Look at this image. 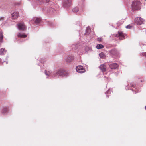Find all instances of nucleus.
I'll list each match as a JSON object with an SVG mask.
<instances>
[{
    "label": "nucleus",
    "instance_id": "nucleus-1",
    "mask_svg": "<svg viewBox=\"0 0 146 146\" xmlns=\"http://www.w3.org/2000/svg\"><path fill=\"white\" fill-rule=\"evenodd\" d=\"M69 75L68 73L65 71L64 70L59 69L56 70L54 72L53 75V77L57 76L66 77L68 76Z\"/></svg>",
    "mask_w": 146,
    "mask_h": 146
},
{
    "label": "nucleus",
    "instance_id": "nucleus-2",
    "mask_svg": "<svg viewBox=\"0 0 146 146\" xmlns=\"http://www.w3.org/2000/svg\"><path fill=\"white\" fill-rule=\"evenodd\" d=\"M140 2L139 1H135L132 3L131 6L133 10H138L140 8Z\"/></svg>",
    "mask_w": 146,
    "mask_h": 146
},
{
    "label": "nucleus",
    "instance_id": "nucleus-3",
    "mask_svg": "<svg viewBox=\"0 0 146 146\" xmlns=\"http://www.w3.org/2000/svg\"><path fill=\"white\" fill-rule=\"evenodd\" d=\"M126 34L124 33L122 31H119L117 34H115V36L117 37L120 40H122L125 39V36Z\"/></svg>",
    "mask_w": 146,
    "mask_h": 146
},
{
    "label": "nucleus",
    "instance_id": "nucleus-4",
    "mask_svg": "<svg viewBox=\"0 0 146 146\" xmlns=\"http://www.w3.org/2000/svg\"><path fill=\"white\" fill-rule=\"evenodd\" d=\"M76 71L77 72L80 73H84L85 72V69L82 66L80 65L77 66L76 67Z\"/></svg>",
    "mask_w": 146,
    "mask_h": 146
},
{
    "label": "nucleus",
    "instance_id": "nucleus-5",
    "mask_svg": "<svg viewBox=\"0 0 146 146\" xmlns=\"http://www.w3.org/2000/svg\"><path fill=\"white\" fill-rule=\"evenodd\" d=\"M135 21L137 25H140L143 23L144 20L141 17H138L135 18Z\"/></svg>",
    "mask_w": 146,
    "mask_h": 146
},
{
    "label": "nucleus",
    "instance_id": "nucleus-6",
    "mask_svg": "<svg viewBox=\"0 0 146 146\" xmlns=\"http://www.w3.org/2000/svg\"><path fill=\"white\" fill-rule=\"evenodd\" d=\"M71 0H64L63 2V5L64 7H68L71 4Z\"/></svg>",
    "mask_w": 146,
    "mask_h": 146
},
{
    "label": "nucleus",
    "instance_id": "nucleus-7",
    "mask_svg": "<svg viewBox=\"0 0 146 146\" xmlns=\"http://www.w3.org/2000/svg\"><path fill=\"white\" fill-rule=\"evenodd\" d=\"M110 52L111 54L115 56L119 57V53L116 49L111 50Z\"/></svg>",
    "mask_w": 146,
    "mask_h": 146
},
{
    "label": "nucleus",
    "instance_id": "nucleus-8",
    "mask_svg": "<svg viewBox=\"0 0 146 146\" xmlns=\"http://www.w3.org/2000/svg\"><path fill=\"white\" fill-rule=\"evenodd\" d=\"M18 29L20 30L24 31L25 29V26L23 23H21L17 25Z\"/></svg>",
    "mask_w": 146,
    "mask_h": 146
},
{
    "label": "nucleus",
    "instance_id": "nucleus-9",
    "mask_svg": "<svg viewBox=\"0 0 146 146\" xmlns=\"http://www.w3.org/2000/svg\"><path fill=\"white\" fill-rule=\"evenodd\" d=\"M74 59V56L72 55L68 56L65 59L66 62L68 63L72 62Z\"/></svg>",
    "mask_w": 146,
    "mask_h": 146
},
{
    "label": "nucleus",
    "instance_id": "nucleus-10",
    "mask_svg": "<svg viewBox=\"0 0 146 146\" xmlns=\"http://www.w3.org/2000/svg\"><path fill=\"white\" fill-rule=\"evenodd\" d=\"M118 66V65L116 63L111 64L110 65V68L111 69H116L117 68Z\"/></svg>",
    "mask_w": 146,
    "mask_h": 146
},
{
    "label": "nucleus",
    "instance_id": "nucleus-11",
    "mask_svg": "<svg viewBox=\"0 0 146 146\" xmlns=\"http://www.w3.org/2000/svg\"><path fill=\"white\" fill-rule=\"evenodd\" d=\"M41 21L40 18L34 17L33 18L32 20V22L33 23H38Z\"/></svg>",
    "mask_w": 146,
    "mask_h": 146
},
{
    "label": "nucleus",
    "instance_id": "nucleus-12",
    "mask_svg": "<svg viewBox=\"0 0 146 146\" xmlns=\"http://www.w3.org/2000/svg\"><path fill=\"white\" fill-rule=\"evenodd\" d=\"M19 16V14L17 12L15 11L12 14V17L13 19H16Z\"/></svg>",
    "mask_w": 146,
    "mask_h": 146
},
{
    "label": "nucleus",
    "instance_id": "nucleus-13",
    "mask_svg": "<svg viewBox=\"0 0 146 146\" xmlns=\"http://www.w3.org/2000/svg\"><path fill=\"white\" fill-rule=\"evenodd\" d=\"M99 68L100 70L103 72L106 71V66L104 64H101L100 66H99Z\"/></svg>",
    "mask_w": 146,
    "mask_h": 146
},
{
    "label": "nucleus",
    "instance_id": "nucleus-14",
    "mask_svg": "<svg viewBox=\"0 0 146 146\" xmlns=\"http://www.w3.org/2000/svg\"><path fill=\"white\" fill-rule=\"evenodd\" d=\"M17 35L18 37L19 38H25L27 36V35L24 33H20L17 34Z\"/></svg>",
    "mask_w": 146,
    "mask_h": 146
},
{
    "label": "nucleus",
    "instance_id": "nucleus-15",
    "mask_svg": "<svg viewBox=\"0 0 146 146\" xmlns=\"http://www.w3.org/2000/svg\"><path fill=\"white\" fill-rule=\"evenodd\" d=\"M3 38V35L2 30L0 29V45H1V43L2 42Z\"/></svg>",
    "mask_w": 146,
    "mask_h": 146
},
{
    "label": "nucleus",
    "instance_id": "nucleus-16",
    "mask_svg": "<svg viewBox=\"0 0 146 146\" xmlns=\"http://www.w3.org/2000/svg\"><path fill=\"white\" fill-rule=\"evenodd\" d=\"M45 75L48 76H49L52 73V72L50 70H45Z\"/></svg>",
    "mask_w": 146,
    "mask_h": 146
},
{
    "label": "nucleus",
    "instance_id": "nucleus-17",
    "mask_svg": "<svg viewBox=\"0 0 146 146\" xmlns=\"http://www.w3.org/2000/svg\"><path fill=\"white\" fill-rule=\"evenodd\" d=\"M1 113L4 115H5L6 113L8 110L7 108L6 107H3Z\"/></svg>",
    "mask_w": 146,
    "mask_h": 146
},
{
    "label": "nucleus",
    "instance_id": "nucleus-18",
    "mask_svg": "<svg viewBox=\"0 0 146 146\" xmlns=\"http://www.w3.org/2000/svg\"><path fill=\"white\" fill-rule=\"evenodd\" d=\"M84 50L85 51L87 52L91 50V48L89 46H85L84 48Z\"/></svg>",
    "mask_w": 146,
    "mask_h": 146
},
{
    "label": "nucleus",
    "instance_id": "nucleus-19",
    "mask_svg": "<svg viewBox=\"0 0 146 146\" xmlns=\"http://www.w3.org/2000/svg\"><path fill=\"white\" fill-rule=\"evenodd\" d=\"M6 52V50L4 49L1 48L0 50V55H3Z\"/></svg>",
    "mask_w": 146,
    "mask_h": 146
},
{
    "label": "nucleus",
    "instance_id": "nucleus-20",
    "mask_svg": "<svg viewBox=\"0 0 146 146\" xmlns=\"http://www.w3.org/2000/svg\"><path fill=\"white\" fill-rule=\"evenodd\" d=\"M90 28L88 27H87L86 28V32L85 33V35H88L90 33Z\"/></svg>",
    "mask_w": 146,
    "mask_h": 146
},
{
    "label": "nucleus",
    "instance_id": "nucleus-21",
    "mask_svg": "<svg viewBox=\"0 0 146 146\" xmlns=\"http://www.w3.org/2000/svg\"><path fill=\"white\" fill-rule=\"evenodd\" d=\"M111 91L110 90V89H109L105 93V94L106 95L107 97H108V96L110 94H111Z\"/></svg>",
    "mask_w": 146,
    "mask_h": 146
},
{
    "label": "nucleus",
    "instance_id": "nucleus-22",
    "mask_svg": "<svg viewBox=\"0 0 146 146\" xmlns=\"http://www.w3.org/2000/svg\"><path fill=\"white\" fill-rule=\"evenodd\" d=\"M100 57L101 58H103L105 57V55L103 53H101L99 54Z\"/></svg>",
    "mask_w": 146,
    "mask_h": 146
},
{
    "label": "nucleus",
    "instance_id": "nucleus-23",
    "mask_svg": "<svg viewBox=\"0 0 146 146\" xmlns=\"http://www.w3.org/2000/svg\"><path fill=\"white\" fill-rule=\"evenodd\" d=\"M78 10L79 9L78 7H76L73 9L72 11L73 12H78Z\"/></svg>",
    "mask_w": 146,
    "mask_h": 146
},
{
    "label": "nucleus",
    "instance_id": "nucleus-24",
    "mask_svg": "<svg viewBox=\"0 0 146 146\" xmlns=\"http://www.w3.org/2000/svg\"><path fill=\"white\" fill-rule=\"evenodd\" d=\"M6 62V64H8V62L7 61H4V60H2V59L0 58V62L1 63V64H3L4 62Z\"/></svg>",
    "mask_w": 146,
    "mask_h": 146
},
{
    "label": "nucleus",
    "instance_id": "nucleus-25",
    "mask_svg": "<svg viewBox=\"0 0 146 146\" xmlns=\"http://www.w3.org/2000/svg\"><path fill=\"white\" fill-rule=\"evenodd\" d=\"M104 46H96V48L97 49H100L104 48Z\"/></svg>",
    "mask_w": 146,
    "mask_h": 146
},
{
    "label": "nucleus",
    "instance_id": "nucleus-26",
    "mask_svg": "<svg viewBox=\"0 0 146 146\" xmlns=\"http://www.w3.org/2000/svg\"><path fill=\"white\" fill-rule=\"evenodd\" d=\"M5 20V18L3 17H0V21H2V22H3V20Z\"/></svg>",
    "mask_w": 146,
    "mask_h": 146
},
{
    "label": "nucleus",
    "instance_id": "nucleus-27",
    "mask_svg": "<svg viewBox=\"0 0 146 146\" xmlns=\"http://www.w3.org/2000/svg\"><path fill=\"white\" fill-rule=\"evenodd\" d=\"M140 55H142V56L146 57V52H143V53H141Z\"/></svg>",
    "mask_w": 146,
    "mask_h": 146
},
{
    "label": "nucleus",
    "instance_id": "nucleus-28",
    "mask_svg": "<svg viewBox=\"0 0 146 146\" xmlns=\"http://www.w3.org/2000/svg\"><path fill=\"white\" fill-rule=\"evenodd\" d=\"M97 40L98 41H102V38L101 37H98V38L97 39Z\"/></svg>",
    "mask_w": 146,
    "mask_h": 146
},
{
    "label": "nucleus",
    "instance_id": "nucleus-29",
    "mask_svg": "<svg viewBox=\"0 0 146 146\" xmlns=\"http://www.w3.org/2000/svg\"><path fill=\"white\" fill-rule=\"evenodd\" d=\"M131 87H133V88L135 87L136 86L135 84H134L133 83H131Z\"/></svg>",
    "mask_w": 146,
    "mask_h": 146
},
{
    "label": "nucleus",
    "instance_id": "nucleus-30",
    "mask_svg": "<svg viewBox=\"0 0 146 146\" xmlns=\"http://www.w3.org/2000/svg\"><path fill=\"white\" fill-rule=\"evenodd\" d=\"M136 89V90H135V92H134L133 89H131V90L133 92V94H135L136 93L138 92V91H137V89Z\"/></svg>",
    "mask_w": 146,
    "mask_h": 146
},
{
    "label": "nucleus",
    "instance_id": "nucleus-31",
    "mask_svg": "<svg viewBox=\"0 0 146 146\" xmlns=\"http://www.w3.org/2000/svg\"><path fill=\"white\" fill-rule=\"evenodd\" d=\"M131 27V26L129 25H128L126 27V28L127 29H130Z\"/></svg>",
    "mask_w": 146,
    "mask_h": 146
},
{
    "label": "nucleus",
    "instance_id": "nucleus-32",
    "mask_svg": "<svg viewBox=\"0 0 146 146\" xmlns=\"http://www.w3.org/2000/svg\"><path fill=\"white\" fill-rule=\"evenodd\" d=\"M119 73V72H116L115 73V74L117 76H118V74Z\"/></svg>",
    "mask_w": 146,
    "mask_h": 146
},
{
    "label": "nucleus",
    "instance_id": "nucleus-33",
    "mask_svg": "<svg viewBox=\"0 0 146 146\" xmlns=\"http://www.w3.org/2000/svg\"><path fill=\"white\" fill-rule=\"evenodd\" d=\"M97 46H103V45H102V44H98L97 45Z\"/></svg>",
    "mask_w": 146,
    "mask_h": 146
},
{
    "label": "nucleus",
    "instance_id": "nucleus-34",
    "mask_svg": "<svg viewBox=\"0 0 146 146\" xmlns=\"http://www.w3.org/2000/svg\"><path fill=\"white\" fill-rule=\"evenodd\" d=\"M46 1L47 3H48V2L49 1V0H46Z\"/></svg>",
    "mask_w": 146,
    "mask_h": 146
},
{
    "label": "nucleus",
    "instance_id": "nucleus-35",
    "mask_svg": "<svg viewBox=\"0 0 146 146\" xmlns=\"http://www.w3.org/2000/svg\"><path fill=\"white\" fill-rule=\"evenodd\" d=\"M125 89H126L127 90H129V89H127L126 88H125Z\"/></svg>",
    "mask_w": 146,
    "mask_h": 146
},
{
    "label": "nucleus",
    "instance_id": "nucleus-36",
    "mask_svg": "<svg viewBox=\"0 0 146 146\" xmlns=\"http://www.w3.org/2000/svg\"><path fill=\"white\" fill-rule=\"evenodd\" d=\"M8 56H7L6 58V59H7L8 58Z\"/></svg>",
    "mask_w": 146,
    "mask_h": 146
},
{
    "label": "nucleus",
    "instance_id": "nucleus-37",
    "mask_svg": "<svg viewBox=\"0 0 146 146\" xmlns=\"http://www.w3.org/2000/svg\"><path fill=\"white\" fill-rule=\"evenodd\" d=\"M145 110H146V106H145Z\"/></svg>",
    "mask_w": 146,
    "mask_h": 146
},
{
    "label": "nucleus",
    "instance_id": "nucleus-38",
    "mask_svg": "<svg viewBox=\"0 0 146 146\" xmlns=\"http://www.w3.org/2000/svg\"><path fill=\"white\" fill-rule=\"evenodd\" d=\"M146 1V0H145Z\"/></svg>",
    "mask_w": 146,
    "mask_h": 146
}]
</instances>
